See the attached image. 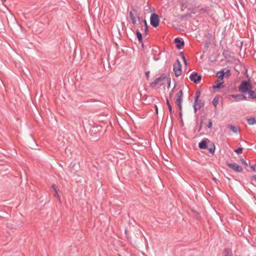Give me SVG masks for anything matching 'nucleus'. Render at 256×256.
<instances>
[{"label": "nucleus", "instance_id": "f257e3e1", "mask_svg": "<svg viewBox=\"0 0 256 256\" xmlns=\"http://www.w3.org/2000/svg\"><path fill=\"white\" fill-rule=\"evenodd\" d=\"M252 88V85L245 80H242L238 87L239 91L242 94L248 92Z\"/></svg>", "mask_w": 256, "mask_h": 256}, {"label": "nucleus", "instance_id": "f03ea898", "mask_svg": "<svg viewBox=\"0 0 256 256\" xmlns=\"http://www.w3.org/2000/svg\"><path fill=\"white\" fill-rule=\"evenodd\" d=\"M183 97V92L182 90H180L176 96V104L178 106L180 110V114H182V102Z\"/></svg>", "mask_w": 256, "mask_h": 256}, {"label": "nucleus", "instance_id": "7ed1b4c3", "mask_svg": "<svg viewBox=\"0 0 256 256\" xmlns=\"http://www.w3.org/2000/svg\"><path fill=\"white\" fill-rule=\"evenodd\" d=\"M160 22V20L158 18V16L155 13H153L150 16V23L152 26L156 28Z\"/></svg>", "mask_w": 256, "mask_h": 256}, {"label": "nucleus", "instance_id": "20e7f679", "mask_svg": "<svg viewBox=\"0 0 256 256\" xmlns=\"http://www.w3.org/2000/svg\"><path fill=\"white\" fill-rule=\"evenodd\" d=\"M174 71L176 76H178L182 74V65L178 59L176 60V64L174 66Z\"/></svg>", "mask_w": 256, "mask_h": 256}, {"label": "nucleus", "instance_id": "39448f33", "mask_svg": "<svg viewBox=\"0 0 256 256\" xmlns=\"http://www.w3.org/2000/svg\"><path fill=\"white\" fill-rule=\"evenodd\" d=\"M226 166L236 172H240L242 171V168L236 163L226 162Z\"/></svg>", "mask_w": 256, "mask_h": 256}, {"label": "nucleus", "instance_id": "423d86ee", "mask_svg": "<svg viewBox=\"0 0 256 256\" xmlns=\"http://www.w3.org/2000/svg\"><path fill=\"white\" fill-rule=\"evenodd\" d=\"M190 78L194 82L197 84L201 80L202 76L198 75L196 72H193L190 76Z\"/></svg>", "mask_w": 256, "mask_h": 256}, {"label": "nucleus", "instance_id": "0eeeda50", "mask_svg": "<svg viewBox=\"0 0 256 256\" xmlns=\"http://www.w3.org/2000/svg\"><path fill=\"white\" fill-rule=\"evenodd\" d=\"M52 189L54 192V196H56L58 200L60 202H61L60 196L59 194L60 190L58 186L56 184H53L52 186Z\"/></svg>", "mask_w": 256, "mask_h": 256}, {"label": "nucleus", "instance_id": "6e6552de", "mask_svg": "<svg viewBox=\"0 0 256 256\" xmlns=\"http://www.w3.org/2000/svg\"><path fill=\"white\" fill-rule=\"evenodd\" d=\"M165 78H166L165 76H160L159 78H156L154 80V82H153L151 84V86H156L157 85L162 86V82L164 80H165Z\"/></svg>", "mask_w": 256, "mask_h": 256}, {"label": "nucleus", "instance_id": "1a4fd4ad", "mask_svg": "<svg viewBox=\"0 0 256 256\" xmlns=\"http://www.w3.org/2000/svg\"><path fill=\"white\" fill-rule=\"evenodd\" d=\"M231 96L232 98H234L236 102H239V101H240V100H246V96H244L243 94H232Z\"/></svg>", "mask_w": 256, "mask_h": 256}, {"label": "nucleus", "instance_id": "9d476101", "mask_svg": "<svg viewBox=\"0 0 256 256\" xmlns=\"http://www.w3.org/2000/svg\"><path fill=\"white\" fill-rule=\"evenodd\" d=\"M137 13V11L136 10H134L132 11H130L129 12L130 18L132 20V22L133 24H136V18L135 16V14Z\"/></svg>", "mask_w": 256, "mask_h": 256}, {"label": "nucleus", "instance_id": "9b49d317", "mask_svg": "<svg viewBox=\"0 0 256 256\" xmlns=\"http://www.w3.org/2000/svg\"><path fill=\"white\" fill-rule=\"evenodd\" d=\"M227 127L234 134L240 133V129L238 126H232L231 124H228Z\"/></svg>", "mask_w": 256, "mask_h": 256}, {"label": "nucleus", "instance_id": "f8f14e48", "mask_svg": "<svg viewBox=\"0 0 256 256\" xmlns=\"http://www.w3.org/2000/svg\"><path fill=\"white\" fill-rule=\"evenodd\" d=\"M174 42L176 44V47L178 49H180L182 46H184V42L182 41L179 38H176L174 39Z\"/></svg>", "mask_w": 256, "mask_h": 256}, {"label": "nucleus", "instance_id": "ddd939ff", "mask_svg": "<svg viewBox=\"0 0 256 256\" xmlns=\"http://www.w3.org/2000/svg\"><path fill=\"white\" fill-rule=\"evenodd\" d=\"M223 83V80H218L215 82L214 84L213 85V88L216 89L220 88Z\"/></svg>", "mask_w": 256, "mask_h": 256}, {"label": "nucleus", "instance_id": "4468645a", "mask_svg": "<svg viewBox=\"0 0 256 256\" xmlns=\"http://www.w3.org/2000/svg\"><path fill=\"white\" fill-rule=\"evenodd\" d=\"M194 104L198 106V110H200L204 106V102L201 100H198L197 102H196L195 101H194Z\"/></svg>", "mask_w": 256, "mask_h": 256}, {"label": "nucleus", "instance_id": "2eb2a0df", "mask_svg": "<svg viewBox=\"0 0 256 256\" xmlns=\"http://www.w3.org/2000/svg\"><path fill=\"white\" fill-rule=\"evenodd\" d=\"M199 148L200 149H206L207 148L206 141L204 140H202L198 144Z\"/></svg>", "mask_w": 256, "mask_h": 256}, {"label": "nucleus", "instance_id": "dca6fc26", "mask_svg": "<svg viewBox=\"0 0 256 256\" xmlns=\"http://www.w3.org/2000/svg\"><path fill=\"white\" fill-rule=\"evenodd\" d=\"M225 72L223 71H220L216 73V76L219 79V80H223Z\"/></svg>", "mask_w": 256, "mask_h": 256}, {"label": "nucleus", "instance_id": "f3484780", "mask_svg": "<svg viewBox=\"0 0 256 256\" xmlns=\"http://www.w3.org/2000/svg\"><path fill=\"white\" fill-rule=\"evenodd\" d=\"M248 98L252 99H255L256 100V93L252 90H250L248 92Z\"/></svg>", "mask_w": 256, "mask_h": 256}, {"label": "nucleus", "instance_id": "a211bd4d", "mask_svg": "<svg viewBox=\"0 0 256 256\" xmlns=\"http://www.w3.org/2000/svg\"><path fill=\"white\" fill-rule=\"evenodd\" d=\"M136 34L140 43H142V36L138 30H136Z\"/></svg>", "mask_w": 256, "mask_h": 256}, {"label": "nucleus", "instance_id": "6ab92c4d", "mask_svg": "<svg viewBox=\"0 0 256 256\" xmlns=\"http://www.w3.org/2000/svg\"><path fill=\"white\" fill-rule=\"evenodd\" d=\"M247 122L250 125L256 124V120L255 118H250L247 119Z\"/></svg>", "mask_w": 256, "mask_h": 256}, {"label": "nucleus", "instance_id": "aec40b11", "mask_svg": "<svg viewBox=\"0 0 256 256\" xmlns=\"http://www.w3.org/2000/svg\"><path fill=\"white\" fill-rule=\"evenodd\" d=\"M224 256H232V250L230 248H227L224 250Z\"/></svg>", "mask_w": 256, "mask_h": 256}, {"label": "nucleus", "instance_id": "412c9836", "mask_svg": "<svg viewBox=\"0 0 256 256\" xmlns=\"http://www.w3.org/2000/svg\"><path fill=\"white\" fill-rule=\"evenodd\" d=\"M200 90H197L196 93V96L194 97V101L196 102H198V100L200 96Z\"/></svg>", "mask_w": 256, "mask_h": 256}, {"label": "nucleus", "instance_id": "4be33fe9", "mask_svg": "<svg viewBox=\"0 0 256 256\" xmlns=\"http://www.w3.org/2000/svg\"><path fill=\"white\" fill-rule=\"evenodd\" d=\"M215 150V146L214 143H212L211 147L208 148V150L210 153H214Z\"/></svg>", "mask_w": 256, "mask_h": 256}, {"label": "nucleus", "instance_id": "5701e85b", "mask_svg": "<svg viewBox=\"0 0 256 256\" xmlns=\"http://www.w3.org/2000/svg\"><path fill=\"white\" fill-rule=\"evenodd\" d=\"M180 56H182L183 60H184V64H185V66H186L187 64H188V63H187V61H186V60L184 56V53L182 52H180Z\"/></svg>", "mask_w": 256, "mask_h": 256}, {"label": "nucleus", "instance_id": "b1692460", "mask_svg": "<svg viewBox=\"0 0 256 256\" xmlns=\"http://www.w3.org/2000/svg\"><path fill=\"white\" fill-rule=\"evenodd\" d=\"M144 31L145 33V34H146L148 31V26L146 23V20H144Z\"/></svg>", "mask_w": 256, "mask_h": 256}, {"label": "nucleus", "instance_id": "393cba45", "mask_svg": "<svg viewBox=\"0 0 256 256\" xmlns=\"http://www.w3.org/2000/svg\"><path fill=\"white\" fill-rule=\"evenodd\" d=\"M166 104L168 105V110L170 112V114H172V107L169 102V100L168 99H166Z\"/></svg>", "mask_w": 256, "mask_h": 256}, {"label": "nucleus", "instance_id": "a878e982", "mask_svg": "<svg viewBox=\"0 0 256 256\" xmlns=\"http://www.w3.org/2000/svg\"><path fill=\"white\" fill-rule=\"evenodd\" d=\"M212 103L213 104V105L216 107L218 105V99L217 98H214V100H212Z\"/></svg>", "mask_w": 256, "mask_h": 256}, {"label": "nucleus", "instance_id": "bb28decb", "mask_svg": "<svg viewBox=\"0 0 256 256\" xmlns=\"http://www.w3.org/2000/svg\"><path fill=\"white\" fill-rule=\"evenodd\" d=\"M235 152L237 154H241L242 152V148H238L235 150Z\"/></svg>", "mask_w": 256, "mask_h": 256}, {"label": "nucleus", "instance_id": "cd10ccee", "mask_svg": "<svg viewBox=\"0 0 256 256\" xmlns=\"http://www.w3.org/2000/svg\"><path fill=\"white\" fill-rule=\"evenodd\" d=\"M212 126V120H208V124L207 126V127L208 128H210Z\"/></svg>", "mask_w": 256, "mask_h": 256}, {"label": "nucleus", "instance_id": "c85d7f7f", "mask_svg": "<svg viewBox=\"0 0 256 256\" xmlns=\"http://www.w3.org/2000/svg\"><path fill=\"white\" fill-rule=\"evenodd\" d=\"M240 160H241L242 164H244L246 166H248V164H247V162H246V161L244 160L242 158Z\"/></svg>", "mask_w": 256, "mask_h": 256}, {"label": "nucleus", "instance_id": "c756f323", "mask_svg": "<svg viewBox=\"0 0 256 256\" xmlns=\"http://www.w3.org/2000/svg\"><path fill=\"white\" fill-rule=\"evenodd\" d=\"M145 74H146V77L147 80H148L149 76H150V72L149 71L146 72Z\"/></svg>", "mask_w": 256, "mask_h": 256}, {"label": "nucleus", "instance_id": "7c9ffc66", "mask_svg": "<svg viewBox=\"0 0 256 256\" xmlns=\"http://www.w3.org/2000/svg\"><path fill=\"white\" fill-rule=\"evenodd\" d=\"M194 112H196L197 110H198V106L194 104Z\"/></svg>", "mask_w": 256, "mask_h": 256}, {"label": "nucleus", "instance_id": "2f4dec72", "mask_svg": "<svg viewBox=\"0 0 256 256\" xmlns=\"http://www.w3.org/2000/svg\"><path fill=\"white\" fill-rule=\"evenodd\" d=\"M250 168H252V170L253 171H256V168H255V166L254 165L250 166Z\"/></svg>", "mask_w": 256, "mask_h": 256}, {"label": "nucleus", "instance_id": "473e14b6", "mask_svg": "<svg viewBox=\"0 0 256 256\" xmlns=\"http://www.w3.org/2000/svg\"><path fill=\"white\" fill-rule=\"evenodd\" d=\"M252 180H254L256 182V174L254 175L252 178Z\"/></svg>", "mask_w": 256, "mask_h": 256}, {"label": "nucleus", "instance_id": "72a5a7b5", "mask_svg": "<svg viewBox=\"0 0 256 256\" xmlns=\"http://www.w3.org/2000/svg\"><path fill=\"white\" fill-rule=\"evenodd\" d=\"M155 108H156V112L158 114V108L156 105H155Z\"/></svg>", "mask_w": 256, "mask_h": 256}, {"label": "nucleus", "instance_id": "f704fd0d", "mask_svg": "<svg viewBox=\"0 0 256 256\" xmlns=\"http://www.w3.org/2000/svg\"><path fill=\"white\" fill-rule=\"evenodd\" d=\"M212 180L216 182L217 183V180L216 179V178L214 177L212 178Z\"/></svg>", "mask_w": 256, "mask_h": 256}, {"label": "nucleus", "instance_id": "c9c22d12", "mask_svg": "<svg viewBox=\"0 0 256 256\" xmlns=\"http://www.w3.org/2000/svg\"><path fill=\"white\" fill-rule=\"evenodd\" d=\"M226 73H227V74L228 75V74L230 73V70H228L226 72Z\"/></svg>", "mask_w": 256, "mask_h": 256}, {"label": "nucleus", "instance_id": "e433bc0d", "mask_svg": "<svg viewBox=\"0 0 256 256\" xmlns=\"http://www.w3.org/2000/svg\"><path fill=\"white\" fill-rule=\"evenodd\" d=\"M2 2H5L6 0H1Z\"/></svg>", "mask_w": 256, "mask_h": 256}, {"label": "nucleus", "instance_id": "4c0bfd02", "mask_svg": "<svg viewBox=\"0 0 256 256\" xmlns=\"http://www.w3.org/2000/svg\"><path fill=\"white\" fill-rule=\"evenodd\" d=\"M170 80H169V82H168V86H170Z\"/></svg>", "mask_w": 256, "mask_h": 256}, {"label": "nucleus", "instance_id": "58836bf2", "mask_svg": "<svg viewBox=\"0 0 256 256\" xmlns=\"http://www.w3.org/2000/svg\"><path fill=\"white\" fill-rule=\"evenodd\" d=\"M138 18L140 20V17L138 16Z\"/></svg>", "mask_w": 256, "mask_h": 256}]
</instances>
